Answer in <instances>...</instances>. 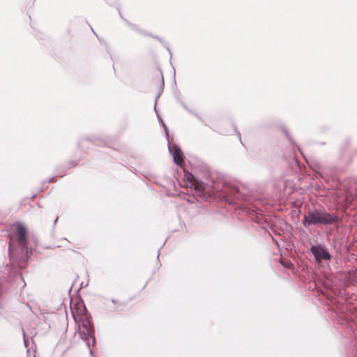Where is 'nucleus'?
Instances as JSON below:
<instances>
[{"mask_svg": "<svg viewBox=\"0 0 357 357\" xmlns=\"http://www.w3.org/2000/svg\"><path fill=\"white\" fill-rule=\"evenodd\" d=\"M85 307L81 310L80 313L75 314L73 312V318L77 326V331L80 337L86 343L87 347H90V340L92 342V345L95 344L94 329L92 326L91 321L86 317Z\"/></svg>", "mask_w": 357, "mask_h": 357, "instance_id": "obj_1", "label": "nucleus"}, {"mask_svg": "<svg viewBox=\"0 0 357 357\" xmlns=\"http://www.w3.org/2000/svg\"><path fill=\"white\" fill-rule=\"evenodd\" d=\"M340 219L337 215L328 213L324 208L320 211L316 208L310 210L303 217V224L308 225H316L318 224L332 225L337 222Z\"/></svg>", "mask_w": 357, "mask_h": 357, "instance_id": "obj_2", "label": "nucleus"}, {"mask_svg": "<svg viewBox=\"0 0 357 357\" xmlns=\"http://www.w3.org/2000/svg\"><path fill=\"white\" fill-rule=\"evenodd\" d=\"M16 230L18 236V243L21 247L22 252H25L27 257H29L27 250L28 241L26 239V229L22 224L18 223L17 225Z\"/></svg>", "mask_w": 357, "mask_h": 357, "instance_id": "obj_3", "label": "nucleus"}, {"mask_svg": "<svg viewBox=\"0 0 357 357\" xmlns=\"http://www.w3.org/2000/svg\"><path fill=\"white\" fill-rule=\"evenodd\" d=\"M310 251L317 261L320 259L329 260L331 258L330 253L321 245H312Z\"/></svg>", "mask_w": 357, "mask_h": 357, "instance_id": "obj_4", "label": "nucleus"}, {"mask_svg": "<svg viewBox=\"0 0 357 357\" xmlns=\"http://www.w3.org/2000/svg\"><path fill=\"white\" fill-rule=\"evenodd\" d=\"M190 176L192 177L190 188L195 190L199 197H205L206 194L205 184L196 180L192 175L190 174Z\"/></svg>", "mask_w": 357, "mask_h": 357, "instance_id": "obj_5", "label": "nucleus"}, {"mask_svg": "<svg viewBox=\"0 0 357 357\" xmlns=\"http://www.w3.org/2000/svg\"><path fill=\"white\" fill-rule=\"evenodd\" d=\"M169 151L173 156L174 162L178 165L182 166L183 158L179 146L176 144L172 146L169 145Z\"/></svg>", "mask_w": 357, "mask_h": 357, "instance_id": "obj_6", "label": "nucleus"}, {"mask_svg": "<svg viewBox=\"0 0 357 357\" xmlns=\"http://www.w3.org/2000/svg\"><path fill=\"white\" fill-rule=\"evenodd\" d=\"M223 192L229 197H233L232 201L237 200L240 198L239 190L236 186L229 185L225 186Z\"/></svg>", "mask_w": 357, "mask_h": 357, "instance_id": "obj_7", "label": "nucleus"}, {"mask_svg": "<svg viewBox=\"0 0 357 357\" xmlns=\"http://www.w3.org/2000/svg\"><path fill=\"white\" fill-rule=\"evenodd\" d=\"M356 272H357V269L356 271H349V276L351 280L357 282V279L355 277Z\"/></svg>", "mask_w": 357, "mask_h": 357, "instance_id": "obj_8", "label": "nucleus"}, {"mask_svg": "<svg viewBox=\"0 0 357 357\" xmlns=\"http://www.w3.org/2000/svg\"><path fill=\"white\" fill-rule=\"evenodd\" d=\"M8 254H9L10 257H11L12 254H13V245H12L11 240L9 242Z\"/></svg>", "mask_w": 357, "mask_h": 357, "instance_id": "obj_9", "label": "nucleus"}, {"mask_svg": "<svg viewBox=\"0 0 357 357\" xmlns=\"http://www.w3.org/2000/svg\"><path fill=\"white\" fill-rule=\"evenodd\" d=\"M162 124H163V126H164V128H165V132H166L167 135H168V130H167V128L166 125H165L164 123H162Z\"/></svg>", "mask_w": 357, "mask_h": 357, "instance_id": "obj_10", "label": "nucleus"}, {"mask_svg": "<svg viewBox=\"0 0 357 357\" xmlns=\"http://www.w3.org/2000/svg\"><path fill=\"white\" fill-rule=\"evenodd\" d=\"M23 336H24V342L25 346L26 347V346H27V344H26V339H25V335H24V333H23Z\"/></svg>", "mask_w": 357, "mask_h": 357, "instance_id": "obj_11", "label": "nucleus"}, {"mask_svg": "<svg viewBox=\"0 0 357 357\" xmlns=\"http://www.w3.org/2000/svg\"><path fill=\"white\" fill-rule=\"evenodd\" d=\"M156 101H157V99L155 100V105H154L155 109L156 108Z\"/></svg>", "mask_w": 357, "mask_h": 357, "instance_id": "obj_12", "label": "nucleus"}, {"mask_svg": "<svg viewBox=\"0 0 357 357\" xmlns=\"http://www.w3.org/2000/svg\"><path fill=\"white\" fill-rule=\"evenodd\" d=\"M57 220H58V218L55 219L54 224L57 222Z\"/></svg>", "mask_w": 357, "mask_h": 357, "instance_id": "obj_13", "label": "nucleus"}, {"mask_svg": "<svg viewBox=\"0 0 357 357\" xmlns=\"http://www.w3.org/2000/svg\"><path fill=\"white\" fill-rule=\"evenodd\" d=\"M238 135H239V139H241L240 132H238Z\"/></svg>", "mask_w": 357, "mask_h": 357, "instance_id": "obj_14", "label": "nucleus"}]
</instances>
